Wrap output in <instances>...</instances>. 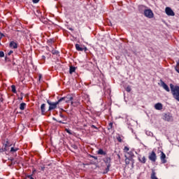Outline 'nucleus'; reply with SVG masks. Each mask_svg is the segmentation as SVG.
Masks as SVG:
<instances>
[{
	"label": "nucleus",
	"mask_w": 179,
	"mask_h": 179,
	"mask_svg": "<svg viewBox=\"0 0 179 179\" xmlns=\"http://www.w3.org/2000/svg\"><path fill=\"white\" fill-rule=\"evenodd\" d=\"M146 8L147 7L143 5L138 6L139 10H144V16H145V17H148V19H152V17L155 16L153 11H152L150 9H146Z\"/></svg>",
	"instance_id": "nucleus-1"
},
{
	"label": "nucleus",
	"mask_w": 179,
	"mask_h": 179,
	"mask_svg": "<svg viewBox=\"0 0 179 179\" xmlns=\"http://www.w3.org/2000/svg\"><path fill=\"white\" fill-rule=\"evenodd\" d=\"M170 87H171V92L173 94V96L176 100L179 101V87L173 84H170Z\"/></svg>",
	"instance_id": "nucleus-2"
},
{
	"label": "nucleus",
	"mask_w": 179,
	"mask_h": 179,
	"mask_svg": "<svg viewBox=\"0 0 179 179\" xmlns=\"http://www.w3.org/2000/svg\"><path fill=\"white\" fill-rule=\"evenodd\" d=\"M72 100H73V96H72V95H67L64 97L60 98L59 101L60 103H62V101H64V103H69L71 101V105L73 106V101H72Z\"/></svg>",
	"instance_id": "nucleus-3"
},
{
	"label": "nucleus",
	"mask_w": 179,
	"mask_h": 179,
	"mask_svg": "<svg viewBox=\"0 0 179 179\" xmlns=\"http://www.w3.org/2000/svg\"><path fill=\"white\" fill-rule=\"evenodd\" d=\"M48 104L50 106L48 108V111H51L52 110H55L57 108V106L61 103L59 99L56 102H52L50 100H47Z\"/></svg>",
	"instance_id": "nucleus-4"
},
{
	"label": "nucleus",
	"mask_w": 179,
	"mask_h": 179,
	"mask_svg": "<svg viewBox=\"0 0 179 179\" xmlns=\"http://www.w3.org/2000/svg\"><path fill=\"white\" fill-rule=\"evenodd\" d=\"M165 13L168 16H175L176 15V13H174V11H173L171 8H170V7H166L165 8Z\"/></svg>",
	"instance_id": "nucleus-5"
},
{
	"label": "nucleus",
	"mask_w": 179,
	"mask_h": 179,
	"mask_svg": "<svg viewBox=\"0 0 179 179\" xmlns=\"http://www.w3.org/2000/svg\"><path fill=\"white\" fill-rule=\"evenodd\" d=\"M148 159L149 160L155 163V162H156L157 159V157L156 156V152H155V151H152V152L148 156Z\"/></svg>",
	"instance_id": "nucleus-6"
},
{
	"label": "nucleus",
	"mask_w": 179,
	"mask_h": 179,
	"mask_svg": "<svg viewBox=\"0 0 179 179\" xmlns=\"http://www.w3.org/2000/svg\"><path fill=\"white\" fill-rule=\"evenodd\" d=\"M76 50H77V51H85V52H86V51H87V48L77 43L76 44Z\"/></svg>",
	"instance_id": "nucleus-7"
},
{
	"label": "nucleus",
	"mask_w": 179,
	"mask_h": 179,
	"mask_svg": "<svg viewBox=\"0 0 179 179\" xmlns=\"http://www.w3.org/2000/svg\"><path fill=\"white\" fill-rule=\"evenodd\" d=\"M161 152V162L163 164H165V163H167V159H166V154H164V152L163 151H160Z\"/></svg>",
	"instance_id": "nucleus-8"
},
{
	"label": "nucleus",
	"mask_w": 179,
	"mask_h": 179,
	"mask_svg": "<svg viewBox=\"0 0 179 179\" xmlns=\"http://www.w3.org/2000/svg\"><path fill=\"white\" fill-rule=\"evenodd\" d=\"M164 120L168 122L173 121V116L169 113H166L164 115Z\"/></svg>",
	"instance_id": "nucleus-9"
},
{
	"label": "nucleus",
	"mask_w": 179,
	"mask_h": 179,
	"mask_svg": "<svg viewBox=\"0 0 179 179\" xmlns=\"http://www.w3.org/2000/svg\"><path fill=\"white\" fill-rule=\"evenodd\" d=\"M161 86L166 92H170V88L169 87V85H167V84H166L163 80H161Z\"/></svg>",
	"instance_id": "nucleus-10"
},
{
	"label": "nucleus",
	"mask_w": 179,
	"mask_h": 179,
	"mask_svg": "<svg viewBox=\"0 0 179 179\" xmlns=\"http://www.w3.org/2000/svg\"><path fill=\"white\" fill-rule=\"evenodd\" d=\"M138 161L140 163H142L143 164H145L146 163V157L145 156L141 157V155L138 157Z\"/></svg>",
	"instance_id": "nucleus-11"
},
{
	"label": "nucleus",
	"mask_w": 179,
	"mask_h": 179,
	"mask_svg": "<svg viewBox=\"0 0 179 179\" xmlns=\"http://www.w3.org/2000/svg\"><path fill=\"white\" fill-rule=\"evenodd\" d=\"M155 110H163V104H162L161 103H157L155 105Z\"/></svg>",
	"instance_id": "nucleus-12"
},
{
	"label": "nucleus",
	"mask_w": 179,
	"mask_h": 179,
	"mask_svg": "<svg viewBox=\"0 0 179 179\" xmlns=\"http://www.w3.org/2000/svg\"><path fill=\"white\" fill-rule=\"evenodd\" d=\"M41 110L42 115H45V103H43L41 106Z\"/></svg>",
	"instance_id": "nucleus-13"
},
{
	"label": "nucleus",
	"mask_w": 179,
	"mask_h": 179,
	"mask_svg": "<svg viewBox=\"0 0 179 179\" xmlns=\"http://www.w3.org/2000/svg\"><path fill=\"white\" fill-rule=\"evenodd\" d=\"M9 146H10V145L7 141L6 143L4 145V148H2V152H6L9 150Z\"/></svg>",
	"instance_id": "nucleus-14"
},
{
	"label": "nucleus",
	"mask_w": 179,
	"mask_h": 179,
	"mask_svg": "<svg viewBox=\"0 0 179 179\" xmlns=\"http://www.w3.org/2000/svg\"><path fill=\"white\" fill-rule=\"evenodd\" d=\"M9 45L10 48H14V49L17 48V43L15 41H11Z\"/></svg>",
	"instance_id": "nucleus-15"
},
{
	"label": "nucleus",
	"mask_w": 179,
	"mask_h": 179,
	"mask_svg": "<svg viewBox=\"0 0 179 179\" xmlns=\"http://www.w3.org/2000/svg\"><path fill=\"white\" fill-rule=\"evenodd\" d=\"M125 157L126 159H124V162L127 165L129 164V162H134V159H132V157L129 158L126 155H125Z\"/></svg>",
	"instance_id": "nucleus-16"
},
{
	"label": "nucleus",
	"mask_w": 179,
	"mask_h": 179,
	"mask_svg": "<svg viewBox=\"0 0 179 179\" xmlns=\"http://www.w3.org/2000/svg\"><path fill=\"white\" fill-rule=\"evenodd\" d=\"M24 108H26V103H22L20 105V110H24Z\"/></svg>",
	"instance_id": "nucleus-17"
},
{
	"label": "nucleus",
	"mask_w": 179,
	"mask_h": 179,
	"mask_svg": "<svg viewBox=\"0 0 179 179\" xmlns=\"http://www.w3.org/2000/svg\"><path fill=\"white\" fill-rule=\"evenodd\" d=\"M98 155H102L103 156H106V152H104L103 149H99L98 150Z\"/></svg>",
	"instance_id": "nucleus-18"
},
{
	"label": "nucleus",
	"mask_w": 179,
	"mask_h": 179,
	"mask_svg": "<svg viewBox=\"0 0 179 179\" xmlns=\"http://www.w3.org/2000/svg\"><path fill=\"white\" fill-rule=\"evenodd\" d=\"M75 71H76V67L70 66L69 73H71V75H72L73 72H75Z\"/></svg>",
	"instance_id": "nucleus-19"
},
{
	"label": "nucleus",
	"mask_w": 179,
	"mask_h": 179,
	"mask_svg": "<svg viewBox=\"0 0 179 179\" xmlns=\"http://www.w3.org/2000/svg\"><path fill=\"white\" fill-rule=\"evenodd\" d=\"M11 89H12L13 93H17V91H16V86H15V85H11Z\"/></svg>",
	"instance_id": "nucleus-20"
},
{
	"label": "nucleus",
	"mask_w": 179,
	"mask_h": 179,
	"mask_svg": "<svg viewBox=\"0 0 179 179\" xmlns=\"http://www.w3.org/2000/svg\"><path fill=\"white\" fill-rule=\"evenodd\" d=\"M17 150H19V148H15L13 147L10 148V152H12L13 153L15 152H17Z\"/></svg>",
	"instance_id": "nucleus-21"
},
{
	"label": "nucleus",
	"mask_w": 179,
	"mask_h": 179,
	"mask_svg": "<svg viewBox=\"0 0 179 179\" xmlns=\"http://www.w3.org/2000/svg\"><path fill=\"white\" fill-rule=\"evenodd\" d=\"M0 101L1 103H3V94L0 93Z\"/></svg>",
	"instance_id": "nucleus-22"
},
{
	"label": "nucleus",
	"mask_w": 179,
	"mask_h": 179,
	"mask_svg": "<svg viewBox=\"0 0 179 179\" xmlns=\"http://www.w3.org/2000/svg\"><path fill=\"white\" fill-rule=\"evenodd\" d=\"M52 120L54 121H57V122H59V124H65V122H63L61 120H57L55 117H53Z\"/></svg>",
	"instance_id": "nucleus-23"
},
{
	"label": "nucleus",
	"mask_w": 179,
	"mask_h": 179,
	"mask_svg": "<svg viewBox=\"0 0 179 179\" xmlns=\"http://www.w3.org/2000/svg\"><path fill=\"white\" fill-rule=\"evenodd\" d=\"M108 130L113 129V122H110V123L108 124Z\"/></svg>",
	"instance_id": "nucleus-24"
},
{
	"label": "nucleus",
	"mask_w": 179,
	"mask_h": 179,
	"mask_svg": "<svg viewBox=\"0 0 179 179\" xmlns=\"http://www.w3.org/2000/svg\"><path fill=\"white\" fill-rule=\"evenodd\" d=\"M59 117L61 118H63V120H65V121H66V117H65V115H64L62 113L59 114Z\"/></svg>",
	"instance_id": "nucleus-25"
},
{
	"label": "nucleus",
	"mask_w": 179,
	"mask_h": 179,
	"mask_svg": "<svg viewBox=\"0 0 179 179\" xmlns=\"http://www.w3.org/2000/svg\"><path fill=\"white\" fill-rule=\"evenodd\" d=\"M66 132L69 134V135H72V131L69 130V129H65Z\"/></svg>",
	"instance_id": "nucleus-26"
},
{
	"label": "nucleus",
	"mask_w": 179,
	"mask_h": 179,
	"mask_svg": "<svg viewBox=\"0 0 179 179\" xmlns=\"http://www.w3.org/2000/svg\"><path fill=\"white\" fill-rule=\"evenodd\" d=\"M131 89L130 86H127L126 87V92H128V93H129V92H131Z\"/></svg>",
	"instance_id": "nucleus-27"
},
{
	"label": "nucleus",
	"mask_w": 179,
	"mask_h": 179,
	"mask_svg": "<svg viewBox=\"0 0 179 179\" xmlns=\"http://www.w3.org/2000/svg\"><path fill=\"white\" fill-rule=\"evenodd\" d=\"M3 57H5V53H3V51H1V52H0V57H1V58H3Z\"/></svg>",
	"instance_id": "nucleus-28"
},
{
	"label": "nucleus",
	"mask_w": 179,
	"mask_h": 179,
	"mask_svg": "<svg viewBox=\"0 0 179 179\" xmlns=\"http://www.w3.org/2000/svg\"><path fill=\"white\" fill-rule=\"evenodd\" d=\"M117 140L118 141V142H122V139L121 138V136H118L117 137Z\"/></svg>",
	"instance_id": "nucleus-29"
},
{
	"label": "nucleus",
	"mask_w": 179,
	"mask_h": 179,
	"mask_svg": "<svg viewBox=\"0 0 179 179\" xmlns=\"http://www.w3.org/2000/svg\"><path fill=\"white\" fill-rule=\"evenodd\" d=\"M129 150V148L125 146L124 148V152H128Z\"/></svg>",
	"instance_id": "nucleus-30"
},
{
	"label": "nucleus",
	"mask_w": 179,
	"mask_h": 179,
	"mask_svg": "<svg viewBox=\"0 0 179 179\" xmlns=\"http://www.w3.org/2000/svg\"><path fill=\"white\" fill-rule=\"evenodd\" d=\"M26 179H34L31 175L27 176Z\"/></svg>",
	"instance_id": "nucleus-31"
},
{
	"label": "nucleus",
	"mask_w": 179,
	"mask_h": 179,
	"mask_svg": "<svg viewBox=\"0 0 179 179\" xmlns=\"http://www.w3.org/2000/svg\"><path fill=\"white\" fill-rule=\"evenodd\" d=\"M34 3H38L40 2V0H32Z\"/></svg>",
	"instance_id": "nucleus-32"
},
{
	"label": "nucleus",
	"mask_w": 179,
	"mask_h": 179,
	"mask_svg": "<svg viewBox=\"0 0 179 179\" xmlns=\"http://www.w3.org/2000/svg\"><path fill=\"white\" fill-rule=\"evenodd\" d=\"M91 128H94V129H99V128H97V127L94 126V124H92Z\"/></svg>",
	"instance_id": "nucleus-33"
},
{
	"label": "nucleus",
	"mask_w": 179,
	"mask_h": 179,
	"mask_svg": "<svg viewBox=\"0 0 179 179\" xmlns=\"http://www.w3.org/2000/svg\"><path fill=\"white\" fill-rule=\"evenodd\" d=\"M11 54H13V50H10L8 55H10Z\"/></svg>",
	"instance_id": "nucleus-34"
},
{
	"label": "nucleus",
	"mask_w": 179,
	"mask_h": 179,
	"mask_svg": "<svg viewBox=\"0 0 179 179\" xmlns=\"http://www.w3.org/2000/svg\"><path fill=\"white\" fill-rule=\"evenodd\" d=\"M108 171H110V169L106 167V173H108Z\"/></svg>",
	"instance_id": "nucleus-35"
},
{
	"label": "nucleus",
	"mask_w": 179,
	"mask_h": 179,
	"mask_svg": "<svg viewBox=\"0 0 179 179\" xmlns=\"http://www.w3.org/2000/svg\"><path fill=\"white\" fill-rule=\"evenodd\" d=\"M5 61H10L9 58H8V57H5Z\"/></svg>",
	"instance_id": "nucleus-36"
},
{
	"label": "nucleus",
	"mask_w": 179,
	"mask_h": 179,
	"mask_svg": "<svg viewBox=\"0 0 179 179\" xmlns=\"http://www.w3.org/2000/svg\"><path fill=\"white\" fill-rule=\"evenodd\" d=\"M110 167H111V164H108L106 168L110 169Z\"/></svg>",
	"instance_id": "nucleus-37"
},
{
	"label": "nucleus",
	"mask_w": 179,
	"mask_h": 179,
	"mask_svg": "<svg viewBox=\"0 0 179 179\" xmlns=\"http://www.w3.org/2000/svg\"><path fill=\"white\" fill-rule=\"evenodd\" d=\"M45 169V167H44V166H42L41 168V170H42V171H44V169Z\"/></svg>",
	"instance_id": "nucleus-38"
},
{
	"label": "nucleus",
	"mask_w": 179,
	"mask_h": 179,
	"mask_svg": "<svg viewBox=\"0 0 179 179\" xmlns=\"http://www.w3.org/2000/svg\"><path fill=\"white\" fill-rule=\"evenodd\" d=\"M52 54H56L57 55V54H58V51H53Z\"/></svg>",
	"instance_id": "nucleus-39"
},
{
	"label": "nucleus",
	"mask_w": 179,
	"mask_h": 179,
	"mask_svg": "<svg viewBox=\"0 0 179 179\" xmlns=\"http://www.w3.org/2000/svg\"><path fill=\"white\" fill-rule=\"evenodd\" d=\"M1 36L3 37L4 36L3 34L1 33Z\"/></svg>",
	"instance_id": "nucleus-40"
},
{
	"label": "nucleus",
	"mask_w": 179,
	"mask_h": 179,
	"mask_svg": "<svg viewBox=\"0 0 179 179\" xmlns=\"http://www.w3.org/2000/svg\"><path fill=\"white\" fill-rule=\"evenodd\" d=\"M69 30H71V31H73V29L69 28Z\"/></svg>",
	"instance_id": "nucleus-41"
},
{
	"label": "nucleus",
	"mask_w": 179,
	"mask_h": 179,
	"mask_svg": "<svg viewBox=\"0 0 179 179\" xmlns=\"http://www.w3.org/2000/svg\"><path fill=\"white\" fill-rule=\"evenodd\" d=\"M131 156H132V152H130Z\"/></svg>",
	"instance_id": "nucleus-42"
},
{
	"label": "nucleus",
	"mask_w": 179,
	"mask_h": 179,
	"mask_svg": "<svg viewBox=\"0 0 179 179\" xmlns=\"http://www.w3.org/2000/svg\"><path fill=\"white\" fill-rule=\"evenodd\" d=\"M39 79H41V76H39Z\"/></svg>",
	"instance_id": "nucleus-43"
},
{
	"label": "nucleus",
	"mask_w": 179,
	"mask_h": 179,
	"mask_svg": "<svg viewBox=\"0 0 179 179\" xmlns=\"http://www.w3.org/2000/svg\"><path fill=\"white\" fill-rule=\"evenodd\" d=\"M178 1H179V0H178Z\"/></svg>",
	"instance_id": "nucleus-44"
}]
</instances>
